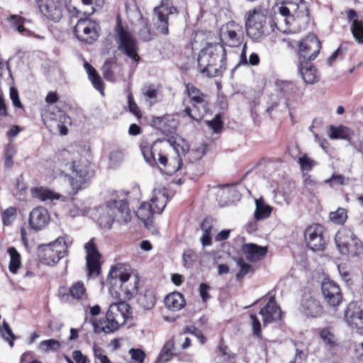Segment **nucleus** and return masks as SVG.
I'll return each instance as SVG.
<instances>
[{"instance_id":"nucleus-1","label":"nucleus","mask_w":363,"mask_h":363,"mask_svg":"<svg viewBox=\"0 0 363 363\" xmlns=\"http://www.w3.org/2000/svg\"><path fill=\"white\" fill-rule=\"evenodd\" d=\"M140 150L145 161L150 164L157 163V160L164 167L167 168L169 174L179 171L182 162L180 154L189 150L187 143L182 138L174 140H157L152 144L143 142Z\"/></svg>"},{"instance_id":"nucleus-2","label":"nucleus","mask_w":363,"mask_h":363,"mask_svg":"<svg viewBox=\"0 0 363 363\" xmlns=\"http://www.w3.org/2000/svg\"><path fill=\"white\" fill-rule=\"evenodd\" d=\"M276 9L279 16L270 21L271 31L276 29L284 33H291L289 26L295 21L306 24L308 23V4L303 0H285L283 2L276 4Z\"/></svg>"},{"instance_id":"nucleus-3","label":"nucleus","mask_w":363,"mask_h":363,"mask_svg":"<svg viewBox=\"0 0 363 363\" xmlns=\"http://www.w3.org/2000/svg\"><path fill=\"white\" fill-rule=\"evenodd\" d=\"M79 152L62 151L58 155L59 173L56 176L65 175L67 177L70 172L69 183L72 189L78 191L88 178L89 172L86 165H81L82 160L79 159Z\"/></svg>"},{"instance_id":"nucleus-4","label":"nucleus","mask_w":363,"mask_h":363,"mask_svg":"<svg viewBox=\"0 0 363 363\" xmlns=\"http://www.w3.org/2000/svg\"><path fill=\"white\" fill-rule=\"evenodd\" d=\"M225 50L221 44L208 43L199 54V69L208 76L215 77L225 68Z\"/></svg>"},{"instance_id":"nucleus-5","label":"nucleus","mask_w":363,"mask_h":363,"mask_svg":"<svg viewBox=\"0 0 363 363\" xmlns=\"http://www.w3.org/2000/svg\"><path fill=\"white\" fill-rule=\"evenodd\" d=\"M129 305L124 301L111 304L106 315V325L101 326L96 323H93L94 332L108 333L116 330L125 323L129 316Z\"/></svg>"},{"instance_id":"nucleus-6","label":"nucleus","mask_w":363,"mask_h":363,"mask_svg":"<svg viewBox=\"0 0 363 363\" xmlns=\"http://www.w3.org/2000/svg\"><path fill=\"white\" fill-rule=\"evenodd\" d=\"M72 242L66 236L59 237L53 242L38 247V257L40 262L48 266H55L68 255V248Z\"/></svg>"},{"instance_id":"nucleus-7","label":"nucleus","mask_w":363,"mask_h":363,"mask_svg":"<svg viewBox=\"0 0 363 363\" xmlns=\"http://www.w3.org/2000/svg\"><path fill=\"white\" fill-rule=\"evenodd\" d=\"M108 279L109 284H112L113 281L116 286H119L121 291L126 296H132L138 289V277L132 276L130 269L123 264H118L112 267Z\"/></svg>"},{"instance_id":"nucleus-8","label":"nucleus","mask_w":363,"mask_h":363,"mask_svg":"<svg viewBox=\"0 0 363 363\" xmlns=\"http://www.w3.org/2000/svg\"><path fill=\"white\" fill-rule=\"evenodd\" d=\"M335 241L338 250L342 255L354 257L363 251L360 240L350 229L342 228L338 230Z\"/></svg>"},{"instance_id":"nucleus-9","label":"nucleus","mask_w":363,"mask_h":363,"mask_svg":"<svg viewBox=\"0 0 363 363\" xmlns=\"http://www.w3.org/2000/svg\"><path fill=\"white\" fill-rule=\"evenodd\" d=\"M186 91L193 107L186 108L184 113L192 119L199 121L203 118L208 112L207 96L191 84L186 85Z\"/></svg>"},{"instance_id":"nucleus-10","label":"nucleus","mask_w":363,"mask_h":363,"mask_svg":"<svg viewBox=\"0 0 363 363\" xmlns=\"http://www.w3.org/2000/svg\"><path fill=\"white\" fill-rule=\"evenodd\" d=\"M267 12L262 9H255L247 13L246 30L247 35L255 40L261 39L265 34L264 26Z\"/></svg>"},{"instance_id":"nucleus-11","label":"nucleus","mask_w":363,"mask_h":363,"mask_svg":"<svg viewBox=\"0 0 363 363\" xmlns=\"http://www.w3.org/2000/svg\"><path fill=\"white\" fill-rule=\"evenodd\" d=\"M115 30L118 38V50L128 57L138 62L140 57L138 55L137 43L130 31L121 25L119 19L117 21Z\"/></svg>"},{"instance_id":"nucleus-12","label":"nucleus","mask_w":363,"mask_h":363,"mask_svg":"<svg viewBox=\"0 0 363 363\" xmlns=\"http://www.w3.org/2000/svg\"><path fill=\"white\" fill-rule=\"evenodd\" d=\"M98 23L89 18H81L74 26V32L81 41L91 43L99 37Z\"/></svg>"},{"instance_id":"nucleus-13","label":"nucleus","mask_w":363,"mask_h":363,"mask_svg":"<svg viewBox=\"0 0 363 363\" xmlns=\"http://www.w3.org/2000/svg\"><path fill=\"white\" fill-rule=\"evenodd\" d=\"M304 238L307 246L313 251H322L325 249L326 241L323 236V228L318 224L308 226L304 232Z\"/></svg>"},{"instance_id":"nucleus-14","label":"nucleus","mask_w":363,"mask_h":363,"mask_svg":"<svg viewBox=\"0 0 363 363\" xmlns=\"http://www.w3.org/2000/svg\"><path fill=\"white\" fill-rule=\"evenodd\" d=\"M155 13L157 16V27L161 34L167 35L168 21L167 16L177 12V9L172 6V0H162L161 5L155 8Z\"/></svg>"},{"instance_id":"nucleus-15","label":"nucleus","mask_w":363,"mask_h":363,"mask_svg":"<svg viewBox=\"0 0 363 363\" xmlns=\"http://www.w3.org/2000/svg\"><path fill=\"white\" fill-rule=\"evenodd\" d=\"M242 33V26L234 21L227 23L220 30L222 41L230 47L240 45Z\"/></svg>"},{"instance_id":"nucleus-16","label":"nucleus","mask_w":363,"mask_h":363,"mask_svg":"<svg viewBox=\"0 0 363 363\" xmlns=\"http://www.w3.org/2000/svg\"><path fill=\"white\" fill-rule=\"evenodd\" d=\"M86 252V264L89 276H97L101 270V255L97 250L93 240H89L84 245Z\"/></svg>"},{"instance_id":"nucleus-17","label":"nucleus","mask_w":363,"mask_h":363,"mask_svg":"<svg viewBox=\"0 0 363 363\" xmlns=\"http://www.w3.org/2000/svg\"><path fill=\"white\" fill-rule=\"evenodd\" d=\"M59 296L62 301H82L87 298L86 289L83 281L73 283L68 289L61 288Z\"/></svg>"},{"instance_id":"nucleus-18","label":"nucleus","mask_w":363,"mask_h":363,"mask_svg":"<svg viewBox=\"0 0 363 363\" xmlns=\"http://www.w3.org/2000/svg\"><path fill=\"white\" fill-rule=\"evenodd\" d=\"M345 320L350 328L363 329V303H350L345 311Z\"/></svg>"},{"instance_id":"nucleus-19","label":"nucleus","mask_w":363,"mask_h":363,"mask_svg":"<svg viewBox=\"0 0 363 363\" xmlns=\"http://www.w3.org/2000/svg\"><path fill=\"white\" fill-rule=\"evenodd\" d=\"M322 294L325 302L331 307H337L342 302L339 286L330 279H325L322 282Z\"/></svg>"},{"instance_id":"nucleus-20","label":"nucleus","mask_w":363,"mask_h":363,"mask_svg":"<svg viewBox=\"0 0 363 363\" xmlns=\"http://www.w3.org/2000/svg\"><path fill=\"white\" fill-rule=\"evenodd\" d=\"M38 7L40 12L51 21L57 22L62 17L63 6L60 0H40Z\"/></svg>"},{"instance_id":"nucleus-21","label":"nucleus","mask_w":363,"mask_h":363,"mask_svg":"<svg viewBox=\"0 0 363 363\" xmlns=\"http://www.w3.org/2000/svg\"><path fill=\"white\" fill-rule=\"evenodd\" d=\"M320 50V43L314 35L308 36L299 43L300 58L303 60H314Z\"/></svg>"},{"instance_id":"nucleus-22","label":"nucleus","mask_w":363,"mask_h":363,"mask_svg":"<svg viewBox=\"0 0 363 363\" xmlns=\"http://www.w3.org/2000/svg\"><path fill=\"white\" fill-rule=\"evenodd\" d=\"M50 221V214L48 210L42 206L33 208L29 215L30 227L39 230L44 228Z\"/></svg>"},{"instance_id":"nucleus-23","label":"nucleus","mask_w":363,"mask_h":363,"mask_svg":"<svg viewBox=\"0 0 363 363\" xmlns=\"http://www.w3.org/2000/svg\"><path fill=\"white\" fill-rule=\"evenodd\" d=\"M216 199L221 207L235 203L240 199V194L234 186H225L220 187L216 191Z\"/></svg>"},{"instance_id":"nucleus-24","label":"nucleus","mask_w":363,"mask_h":363,"mask_svg":"<svg viewBox=\"0 0 363 363\" xmlns=\"http://www.w3.org/2000/svg\"><path fill=\"white\" fill-rule=\"evenodd\" d=\"M114 202L111 199L108 201L105 205L99 208V223L103 228H111L113 223L116 221L115 215Z\"/></svg>"},{"instance_id":"nucleus-25","label":"nucleus","mask_w":363,"mask_h":363,"mask_svg":"<svg viewBox=\"0 0 363 363\" xmlns=\"http://www.w3.org/2000/svg\"><path fill=\"white\" fill-rule=\"evenodd\" d=\"M259 314L262 317L263 325H266L273 321L279 320L281 318V312L276 304L274 298L271 297L267 304L260 310Z\"/></svg>"},{"instance_id":"nucleus-26","label":"nucleus","mask_w":363,"mask_h":363,"mask_svg":"<svg viewBox=\"0 0 363 363\" xmlns=\"http://www.w3.org/2000/svg\"><path fill=\"white\" fill-rule=\"evenodd\" d=\"M301 311L308 317L317 318L323 314V308L320 301L310 296L302 301Z\"/></svg>"},{"instance_id":"nucleus-27","label":"nucleus","mask_w":363,"mask_h":363,"mask_svg":"<svg viewBox=\"0 0 363 363\" xmlns=\"http://www.w3.org/2000/svg\"><path fill=\"white\" fill-rule=\"evenodd\" d=\"M112 201L114 202V211L116 222L119 223H128L131 219V214L130 209L128 206L127 200L125 199H111Z\"/></svg>"},{"instance_id":"nucleus-28","label":"nucleus","mask_w":363,"mask_h":363,"mask_svg":"<svg viewBox=\"0 0 363 363\" xmlns=\"http://www.w3.org/2000/svg\"><path fill=\"white\" fill-rule=\"evenodd\" d=\"M168 201L167 190L164 187H157L154 189L150 199V203L155 208L156 213H161L165 208Z\"/></svg>"},{"instance_id":"nucleus-29","label":"nucleus","mask_w":363,"mask_h":363,"mask_svg":"<svg viewBox=\"0 0 363 363\" xmlns=\"http://www.w3.org/2000/svg\"><path fill=\"white\" fill-rule=\"evenodd\" d=\"M9 21L11 26L20 33L26 36H32L33 33L27 27L31 21L18 15H12L9 17Z\"/></svg>"},{"instance_id":"nucleus-30","label":"nucleus","mask_w":363,"mask_h":363,"mask_svg":"<svg viewBox=\"0 0 363 363\" xmlns=\"http://www.w3.org/2000/svg\"><path fill=\"white\" fill-rule=\"evenodd\" d=\"M186 301L181 293L173 292L168 294L164 298L166 308L172 311H178L185 306Z\"/></svg>"},{"instance_id":"nucleus-31","label":"nucleus","mask_w":363,"mask_h":363,"mask_svg":"<svg viewBox=\"0 0 363 363\" xmlns=\"http://www.w3.org/2000/svg\"><path fill=\"white\" fill-rule=\"evenodd\" d=\"M242 251L245 257L249 261L260 259L267 253V247H259L255 244H245L242 247Z\"/></svg>"},{"instance_id":"nucleus-32","label":"nucleus","mask_w":363,"mask_h":363,"mask_svg":"<svg viewBox=\"0 0 363 363\" xmlns=\"http://www.w3.org/2000/svg\"><path fill=\"white\" fill-rule=\"evenodd\" d=\"M62 347V342L55 339H48L39 342L38 350L42 354L58 353Z\"/></svg>"},{"instance_id":"nucleus-33","label":"nucleus","mask_w":363,"mask_h":363,"mask_svg":"<svg viewBox=\"0 0 363 363\" xmlns=\"http://www.w3.org/2000/svg\"><path fill=\"white\" fill-rule=\"evenodd\" d=\"M30 191L33 198L42 201L57 200L60 198L59 194L43 186L32 188Z\"/></svg>"},{"instance_id":"nucleus-34","label":"nucleus","mask_w":363,"mask_h":363,"mask_svg":"<svg viewBox=\"0 0 363 363\" xmlns=\"http://www.w3.org/2000/svg\"><path fill=\"white\" fill-rule=\"evenodd\" d=\"M255 219L256 220H262L269 218L272 213V207L266 203L262 198L255 199Z\"/></svg>"},{"instance_id":"nucleus-35","label":"nucleus","mask_w":363,"mask_h":363,"mask_svg":"<svg viewBox=\"0 0 363 363\" xmlns=\"http://www.w3.org/2000/svg\"><path fill=\"white\" fill-rule=\"evenodd\" d=\"M155 210V208L152 204L148 202H144L138 208L136 212V216L142 222L144 223L145 225H147L148 221H151L152 219L153 215L157 213Z\"/></svg>"},{"instance_id":"nucleus-36","label":"nucleus","mask_w":363,"mask_h":363,"mask_svg":"<svg viewBox=\"0 0 363 363\" xmlns=\"http://www.w3.org/2000/svg\"><path fill=\"white\" fill-rule=\"evenodd\" d=\"M298 69L303 81L306 83L313 84L318 81L316 69L310 63L306 62V65L303 66L302 65V62H301Z\"/></svg>"},{"instance_id":"nucleus-37","label":"nucleus","mask_w":363,"mask_h":363,"mask_svg":"<svg viewBox=\"0 0 363 363\" xmlns=\"http://www.w3.org/2000/svg\"><path fill=\"white\" fill-rule=\"evenodd\" d=\"M353 135V131L349 128L340 125L335 127L334 125L330 126L329 137L331 139H343L350 140Z\"/></svg>"},{"instance_id":"nucleus-38","label":"nucleus","mask_w":363,"mask_h":363,"mask_svg":"<svg viewBox=\"0 0 363 363\" xmlns=\"http://www.w3.org/2000/svg\"><path fill=\"white\" fill-rule=\"evenodd\" d=\"M138 303L145 310H150L155 304L156 298L152 291L145 290L138 296Z\"/></svg>"},{"instance_id":"nucleus-39","label":"nucleus","mask_w":363,"mask_h":363,"mask_svg":"<svg viewBox=\"0 0 363 363\" xmlns=\"http://www.w3.org/2000/svg\"><path fill=\"white\" fill-rule=\"evenodd\" d=\"M84 68L89 74V78L93 86L96 89L100 91L101 94H104V85L101 77L97 74L96 71L92 66L88 62L84 63Z\"/></svg>"},{"instance_id":"nucleus-40","label":"nucleus","mask_w":363,"mask_h":363,"mask_svg":"<svg viewBox=\"0 0 363 363\" xmlns=\"http://www.w3.org/2000/svg\"><path fill=\"white\" fill-rule=\"evenodd\" d=\"M174 342L173 340H169L164 345L157 359V363H166L171 359L174 354Z\"/></svg>"},{"instance_id":"nucleus-41","label":"nucleus","mask_w":363,"mask_h":363,"mask_svg":"<svg viewBox=\"0 0 363 363\" xmlns=\"http://www.w3.org/2000/svg\"><path fill=\"white\" fill-rule=\"evenodd\" d=\"M7 252L10 257L9 271L12 274H16L18 269L21 267V255L13 247H9Z\"/></svg>"},{"instance_id":"nucleus-42","label":"nucleus","mask_w":363,"mask_h":363,"mask_svg":"<svg viewBox=\"0 0 363 363\" xmlns=\"http://www.w3.org/2000/svg\"><path fill=\"white\" fill-rule=\"evenodd\" d=\"M319 337L325 345L330 347H334L337 345L335 335L328 328L320 329Z\"/></svg>"},{"instance_id":"nucleus-43","label":"nucleus","mask_w":363,"mask_h":363,"mask_svg":"<svg viewBox=\"0 0 363 363\" xmlns=\"http://www.w3.org/2000/svg\"><path fill=\"white\" fill-rule=\"evenodd\" d=\"M351 32L355 40L363 44V21L354 20L351 25Z\"/></svg>"},{"instance_id":"nucleus-44","label":"nucleus","mask_w":363,"mask_h":363,"mask_svg":"<svg viewBox=\"0 0 363 363\" xmlns=\"http://www.w3.org/2000/svg\"><path fill=\"white\" fill-rule=\"evenodd\" d=\"M330 220L335 224H343L347 219V212L343 208H338L329 214Z\"/></svg>"},{"instance_id":"nucleus-45","label":"nucleus","mask_w":363,"mask_h":363,"mask_svg":"<svg viewBox=\"0 0 363 363\" xmlns=\"http://www.w3.org/2000/svg\"><path fill=\"white\" fill-rule=\"evenodd\" d=\"M71 124V118L65 113L60 111L57 125L61 135H67L68 132L67 126Z\"/></svg>"},{"instance_id":"nucleus-46","label":"nucleus","mask_w":363,"mask_h":363,"mask_svg":"<svg viewBox=\"0 0 363 363\" xmlns=\"http://www.w3.org/2000/svg\"><path fill=\"white\" fill-rule=\"evenodd\" d=\"M17 210L15 207H9L1 213L2 222L4 225H9L15 219Z\"/></svg>"},{"instance_id":"nucleus-47","label":"nucleus","mask_w":363,"mask_h":363,"mask_svg":"<svg viewBox=\"0 0 363 363\" xmlns=\"http://www.w3.org/2000/svg\"><path fill=\"white\" fill-rule=\"evenodd\" d=\"M279 90L286 96L294 94L297 90L296 85L291 82H281L278 84Z\"/></svg>"},{"instance_id":"nucleus-48","label":"nucleus","mask_w":363,"mask_h":363,"mask_svg":"<svg viewBox=\"0 0 363 363\" xmlns=\"http://www.w3.org/2000/svg\"><path fill=\"white\" fill-rule=\"evenodd\" d=\"M298 162L303 172L311 171L313 167L316 165V162L306 155L299 157L298 158Z\"/></svg>"},{"instance_id":"nucleus-49","label":"nucleus","mask_w":363,"mask_h":363,"mask_svg":"<svg viewBox=\"0 0 363 363\" xmlns=\"http://www.w3.org/2000/svg\"><path fill=\"white\" fill-rule=\"evenodd\" d=\"M93 352L94 357L98 359L100 363H111V360L105 354L104 350L96 344L93 346Z\"/></svg>"},{"instance_id":"nucleus-50","label":"nucleus","mask_w":363,"mask_h":363,"mask_svg":"<svg viewBox=\"0 0 363 363\" xmlns=\"http://www.w3.org/2000/svg\"><path fill=\"white\" fill-rule=\"evenodd\" d=\"M206 151L207 145L204 143H201L192 149L191 155L194 160H199L206 153Z\"/></svg>"},{"instance_id":"nucleus-51","label":"nucleus","mask_w":363,"mask_h":363,"mask_svg":"<svg viewBox=\"0 0 363 363\" xmlns=\"http://www.w3.org/2000/svg\"><path fill=\"white\" fill-rule=\"evenodd\" d=\"M0 331L1 333L3 338L8 341L9 342V345L12 347L13 344V341L15 337L13 333H12L7 323L4 322L2 329H1Z\"/></svg>"},{"instance_id":"nucleus-52","label":"nucleus","mask_w":363,"mask_h":363,"mask_svg":"<svg viewBox=\"0 0 363 363\" xmlns=\"http://www.w3.org/2000/svg\"><path fill=\"white\" fill-rule=\"evenodd\" d=\"M129 354L131 357L130 363H143L145 353L140 349H130Z\"/></svg>"},{"instance_id":"nucleus-53","label":"nucleus","mask_w":363,"mask_h":363,"mask_svg":"<svg viewBox=\"0 0 363 363\" xmlns=\"http://www.w3.org/2000/svg\"><path fill=\"white\" fill-rule=\"evenodd\" d=\"M15 155L16 150L13 147H8L6 148L4 154V164L6 167L10 168L13 166V158Z\"/></svg>"},{"instance_id":"nucleus-54","label":"nucleus","mask_w":363,"mask_h":363,"mask_svg":"<svg viewBox=\"0 0 363 363\" xmlns=\"http://www.w3.org/2000/svg\"><path fill=\"white\" fill-rule=\"evenodd\" d=\"M184 331L186 333H191V334L194 335L199 340V342L201 344H204L205 343V342H206L205 337L202 334L201 331L199 330L196 327H194L193 325L186 326L184 328Z\"/></svg>"},{"instance_id":"nucleus-55","label":"nucleus","mask_w":363,"mask_h":363,"mask_svg":"<svg viewBox=\"0 0 363 363\" xmlns=\"http://www.w3.org/2000/svg\"><path fill=\"white\" fill-rule=\"evenodd\" d=\"M206 123L214 133H218L222 128V122L218 115H216L213 120L206 121Z\"/></svg>"},{"instance_id":"nucleus-56","label":"nucleus","mask_w":363,"mask_h":363,"mask_svg":"<svg viewBox=\"0 0 363 363\" xmlns=\"http://www.w3.org/2000/svg\"><path fill=\"white\" fill-rule=\"evenodd\" d=\"M252 330L255 335H259L261 331V325L255 314H250Z\"/></svg>"},{"instance_id":"nucleus-57","label":"nucleus","mask_w":363,"mask_h":363,"mask_svg":"<svg viewBox=\"0 0 363 363\" xmlns=\"http://www.w3.org/2000/svg\"><path fill=\"white\" fill-rule=\"evenodd\" d=\"M303 184L306 188L312 189L317 185L316 181L308 173L303 172Z\"/></svg>"},{"instance_id":"nucleus-58","label":"nucleus","mask_w":363,"mask_h":363,"mask_svg":"<svg viewBox=\"0 0 363 363\" xmlns=\"http://www.w3.org/2000/svg\"><path fill=\"white\" fill-rule=\"evenodd\" d=\"M201 228L203 232L202 235H207L211 236L213 230V224L212 221L210 219L204 220L201 225Z\"/></svg>"},{"instance_id":"nucleus-59","label":"nucleus","mask_w":363,"mask_h":363,"mask_svg":"<svg viewBox=\"0 0 363 363\" xmlns=\"http://www.w3.org/2000/svg\"><path fill=\"white\" fill-rule=\"evenodd\" d=\"M237 264L240 269V272L238 274V277H243L250 271L251 266L245 263L242 259H239Z\"/></svg>"},{"instance_id":"nucleus-60","label":"nucleus","mask_w":363,"mask_h":363,"mask_svg":"<svg viewBox=\"0 0 363 363\" xmlns=\"http://www.w3.org/2000/svg\"><path fill=\"white\" fill-rule=\"evenodd\" d=\"M10 98L14 106L21 108L22 105L19 100L18 92L14 87L10 89Z\"/></svg>"},{"instance_id":"nucleus-61","label":"nucleus","mask_w":363,"mask_h":363,"mask_svg":"<svg viewBox=\"0 0 363 363\" xmlns=\"http://www.w3.org/2000/svg\"><path fill=\"white\" fill-rule=\"evenodd\" d=\"M128 107L129 110L131 113H133L137 118H140L141 114L138 109L137 104L134 102L133 96L131 95L128 96Z\"/></svg>"},{"instance_id":"nucleus-62","label":"nucleus","mask_w":363,"mask_h":363,"mask_svg":"<svg viewBox=\"0 0 363 363\" xmlns=\"http://www.w3.org/2000/svg\"><path fill=\"white\" fill-rule=\"evenodd\" d=\"M72 357L77 363H90L89 359L79 350L73 351Z\"/></svg>"},{"instance_id":"nucleus-63","label":"nucleus","mask_w":363,"mask_h":363,"mask_svg":"<svg viewBox=\"0 0 363 363\" xmlns=\"http://www.w3.org/2000/svg\"><path fill=\"white\" fill-rule=\"evenodd\" d=\"M332 182L342 185L345 184L346 179L341 174H333L330 179L325 180V184H330Z\"/></svg>"},{"instance_id":"nucleus-64","label":"nucleus","mask_w":363,"mask_h":363,"mask_svg":"<svg viewBox=\"0 0 363 363\" xmlns=\"http://www.w3.org/2000/svg\"><path fill=\"white\" fill-rule=\"evenodd\" d=\"M306 354L303 351L297 350L294 359L289 363H306Z\"/></svg>"}]
</instances>
